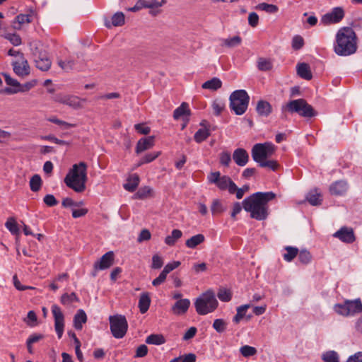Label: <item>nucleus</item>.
Returning <instances> with one entry per match:
<instances>
[{
  "mask_svg": "<svg viewBox=\"0 0 362 362\" xmlns=\"http://www.w3.org/2000/svg\"><path fill=\"white\" fill-rule=\"evenodd\" d=\"M347 183L343 180H338L332 183L329 187V192L332 195H343L347 190Z\"/></svg>",
  "mask_w": 362,
  "mask_h": 362,
  "instance_id": "6ab92c4d",
  "label": "nucleus"
},
{
  "mask_svg": "<svg viewBox=\"0 0 362 362\" xmlns=\"http://www.w3.org/2000/svg\"><path fill=\"white\" fill-rule=\"evenodd\" d=\"M218 303L214 293L208 291L199 296L194 302L196 312L200 315H205L214 312Z\"/></svg>",
  "mask_w": 362,
  "mask_h": 362,
  "instance_id": "20e7f679",
  "label": "nucleus"
},
{
  "mask_svg": "<svg viewBox=\"0 0 362 362\" xmlns=\"http://www.w3.org/2000/svg\"><path fill=\"white\" fill-rule=\"evenodd\" d=\"M256 8L266 11L269 13H275L279 11L277 6L267 3H260L256 6Z\"/></svg>",
  "mask_w": 362,
  "mask_h": 362,
  "instance_id": "79ce46f5",
  "label": "nucleus"
},
{
  "mask_svg": "<svg viewBox=\"0 0 362 362\" xmlns=\"http://www.w3.org/2000/svg\"><path fill=\"white\" fill-rule=\"evenodd\" d=\"M110 328L112 336L116 339L123 338L128 329L126 317L122 315H114L109 317Z\"/></svg>",
  "mask_w": 362,
  "mask_h": 362,
  "instance_id": "6e6552de",
  "label": "nucleus"
},
{
  "mask_svg": "<svg viewBox=\"0 0 362 362\" xmlns=\"http://www.w3.org/2000/svg\"><path fill=\"white\" fill-rule=\"evenodd\" d=\"M182 235V232L179 229H173L170 235L165 238V243L168 246H173Z\"/></svg>",
  "mask_w": 362,
  "mask_h": 362,
  "instance_id": "c85d7f7f",
  "label": "nucleus"
},
{
  "mask_svg": "<svg viewBox=\"0 0 362 362\" xmlns=\"http://www.w3.org/2000/svg\"><path fill=\"white\" fill-rule=\"evenodd\" d=\"M276 197L273 192H255L243 199L244 210L249 212L252 218L264 221L269 216L268 202Z\"/></svg>",
  "mask_w": 362,
  "mask_h": 362,
  "instance_id": "f257e3e1",
  "label": "nucleus"
},
{
  "mask_svg": "<svg viewBox=\"0 0 362 362\" xmlns=\"http://www.w3.org/2000/svg\"><path fill=\"white\" fill-rule=\"evenodd\" d=\"M190 305V300L187 298L180 299L172 306V312L177 315L185 314Z\"/></svg>",
  "mask_w": 362,
  "mask_h": 362,
  "instance_id": "f3484780",
  "label": "nucleus"
},
{
  "mask_svg": "<svg viewBox=\"0 0 362 362\" xmlns=\"http://www.w3.org/2000/svg\"><path fill=\"white\" fill-rule=\"evenodd\" d=\"M145 341L148 344L161 345L165 343V339L163 334H152L146 337Z\"/></svg>",
  "mask_w": 362,
  "mask_h": 362,
  "instance_id": "72a5a7b5",
  "label": "nucleus"
},
{
  "mask_svg": "<svg viewBox=\"0 0 362 362\" xmlns=\"http://www.w3.org/2000/svg\"><path fill=\"white\" fill-rule=\"evenodd\" d=\"M259 165L262 168H268L271 169L272 171H276L278 170L279 165L277 161L274 160H265L261 162Z\"/></svg>",
  "mask_w": 362,
  "mask_h": 362,
  "instance_id": "6e6d98bb",
  "label": "nucleus"
},
{
  "mask_svg": "<svg viewBox=\"0 0 362 362\" xmlns=\"http://www.w3.org/2000/svg\"><path fill=\"white\" fill-rule=\"evenodd\" d=\"M207 180L209 183L215 184L221 190L228 189L231 194H233V192L236 189V185L231 178L227 175L221 176L219 171L211 173Z\"/></svg>",
  "mask_w": 362,
  "mask_h": 362,
  "instance_id": "1a4fd4ad",
  "label": "nucleus"
},
{
  "mask_svg": "<svg viewBox=\"0 0 362 362\" xmlns=\"http://www.w3.org/2000/svg\"><path fill=\"white\" fill-rule=\"evenodd\" d=\"M151 298L148 293H142L139 300V308L141 314L146 313L151 305Z\"/></svg>",
  "mask_w": 362,
  "mask_h": 362,
  "instance_id": "5701e85b",
  "label": "nucleus"
},
{
  "mask_svg": "<svg viewBox=\"0 0 362 362\" xmlns=\"http://www.w3.org/2000/svg\"><path fill=\"white\" fill-rule=\"evenodd\" d=\"M242 39L240 36L236 35L231 38L225 39L223 45L228 47H234L240 45Z\"/></svg>",
  "mask_w": 362,
  "mask_h": 362,
  "instance_id": "09e8293b",
  "label": "nucleus"
},
{
  "mask_svg": "<svg viewBox=\"0 0 362 362\" xmlns=\"http://www.w3.org/2000/svg\"><path fill=\"white\" fill-rule=\"evenodd\" d=\"M148 347L145 344L140 345L136 350L135 358H142L147 355Z\"/></svg>",
  "mask_w": 362,
  "mask_h": 362,
  "instance_id": "774afa93",
  "label": "nucleus"
},
{
  "mask_svg": "<svg viewBox=\"0 0 362 362\" xmlns=\"http://www.w3.org/2000/svg\"><path fill=\"white\" fill-rule=\"evenodd\" d=\"M211 210L212 214H220L223 211V205L219 200H214L212 203Z\"/></svg>",
  "mask_w": 362,
  "mask_h": 362,
  "instance_id": "338daca9",
  "label": "nucleus"
},
{
  "mask_svg": "<svg viewBox=\"0 0 362 362\" xmlns=\"http://www.w3.org/2000/svg\"><path fill=\"white\" fill-rule=\"evenodd\" d=\"M229 100L231 110L237 115H242L247 109L250 96L245 90H236L230 94Z\"/></svg>",
  "mask_w": 362,
  "mask_h": 362,
  "instance_id": "423d86ee",
  "label": "nucleus"
},
{
  "mask_svg": "<svg viewBox=\"0 0 362 362\" xmlns=\"http://www.w3.org/2000/svg\"><path fill=\"white\" fill-rule=\"evenodd\" d=\"M87 321V315L85 311L79 309L74 317V327L77 330H81L83 327V324Z\"/></svg>",
  "mask_w": 362,
  "mask_h": 362,
  "instance_id": "393cba45",
  "label": "nucleus"
},
{
  "mask_svg": "<svg viewBox=\"0 0 362 362\" xmlns=\"http://www.w3.org/2000/svg\"><path fill=\"white\" fill-rule=\"evenodd\" d=\"M4 37L8 40L13 46H18L22 43L21 37L16 33H6L4 35Z\"/></svg>",
  "mask_w": 362,
  "mask_h": 362,
  "instance_id": "de8ad7c7",
  "label": "nucleus"
},
{
  "mask_svg": "<svg viewBox=\"0 0 362 362\" xmlns=\"http://www.w3.org/2000/svg\"><path fill=\"white\" fill-rule=\"evenodd\" d=\"M61 303L64 305H69L74 302H79V298L76 294V293L72 292L71 293H64L61 296L60 299Z\"/></svg>",
  "mask_w": 362,
  "mask_h": 362,
  "instance_id": "4c0bfd02",
  "label": "nucleus"
},
{
  "mask_svg": "<svg viewBox=\"0 0 362 362\" xmlns=\"http://www.w3.org/2000/svg\"><path fill=\"white\" fill-rule=\"evenodd\" d=\"M151 192V189L148 187L145 186L144 187L140 188L136 193L135 194L136 198L143 199L146 197H147Z\"/></svg>",
  "mask_w": 362,
  "mask_h": 362,
  "instance_id": "680f3d73",
  "label": "nucleus"
},
{
  "mask_svg": "<svg viewBox=\"0 0 362 362\" xmlns=\"http://www.w3.org/2000/svg\"><path fill=\"white\" fill-rule=\"evenodd\" d=\"M35 85V81L27 82L24 84L20 83V87H18V88H13V89L4 88L2 90V93H6L8 95H13V94H16V93H18L20 92H25V91H28L29 90H30Z\"/></svg>",
  "mask_w": 362,
  "mask_h": 362,
  "instance_id": "b1692460",
  "label": "nucleus"
},
{
  "mask_svg": "<svg viewBox=\"0 0 362 362\" xmlns=\"http://www.w3.org/2000/svg\"><path fill=\"white\" fill-rule=\"evenodd\" d=\"M146 8H156L165 4V0H144Z\"/></svg>",
  "mask_w": 362,
  "mask_h": 362,
  "instance_id": "052dcab7",
  "label": "nucleus"
},
{
  "mask_svg": "<svg viewBox=\"0 0 362 362\" xmlns=\"http://www.w3.org/2000/svg\"><path fill=\"white\" fill-rule=\"evenodd\" d=\"M139 184V177L136 174L133 175L127 180V182L124 185V188L130 192L136 190Z\"/></svg>",
  "mask_w": 362,
  "mask_h": 362,
  "instance_id": "2f4dec72",
  "label": "nucleus"
},
{
  "mask_svg": "<svg viewBox=\"0 0 362 362\" xmlns=\"http://www.w3.org/2000/svg\"><path fill=\"white\" fill-rule=\"evenodd\" d=\"M275 151L276 146L271 142L258 143L252 146L251 154L254 161L259 164L271 157Z\"/></svg>",
  "mask_w": 362,
  "mask_h": 362,
  "instance_id": "0eeeda50",
  "label": "nucleus"
},
{
  "mask_svg": "<svg viewBox=\"0 0 362 362\" xmlns=\"http://www.w3.org/2000/svg\"><path fill=\"white\" fill-rule=\"evenodd\" d=\"M282 112L288 111L291 113H298L303 117H313L317 115L313 107L307 103L305 99H296L289 101L286 105L282 106Z\"/></svg>",
  "mask_w": 362,
  "mask_h": 362,
  "instance_id": "39448f33",
  "label": "nucleus"
},
{
  "mask_svg": "<svg viewBox=\"0 0 362 362\" xmlns=\"http://www.w3.org/2000/svg\"><path fill=\"white\" fill-rule=\"evenodd\" d=\"M3 76L4 77L6 83L8 86H11V87H6V88L13 89V88H18V87H20V83L17 80L11 78L9 74L4 73V74H3Z\"/></svg>",
  "mask_w": 362,
  "mask_h": 362,
  "instance_id": "5fc2aeb1",
  "label": "nucleus"
},
{
  "mask_svg": "<svg viewBox=\"0 0 362 362\" xmlns=\"http://www.w3.org/2000/svg\"><path fill=\"white\" fill-rule=\"evenodd\" d=\"M154 146V136H150L140 139L136 146V153L137 154L150 149Z\"/></svg>",
  "mask_w": 362,
  "mask_h": 362,
  "instance_id": "a211bd4d",
  "label": "nucleus"
},
{
  "mask_svg": "<svg viewBox=\"0 0 362 362\" xmlns=\"http://www.w3.org/2000/svg\"><path fill=\"white\" fill-rule=\"evenodd\" d=\"M112 24L114 26H121L124 24V15L122 12H117L112 17Z\"/></svg>",
  "mask_w": 362,
  "mask_h": 362,
  "instance_id": "8fccbe9b",
  "label": "nucleus"
},
{
  "mask_svg": "<svg viewBox=\"0 0 362 362\" xmlns=\"http://www.w3.org/2000/svg\"><path fill=\"white\" fill-rule=\"evenodd\" d=\"M297 256L299 262L303 264H308L312 260V255L305 249H303L301 250H298V254Z\"/></svg>",
  "mask_w": 362,
  "mask_h": 362,
  "instance_id": "58836bf2",
  "label": "nucleus"
},
{
  "mask_svg": "<svg viewBox=\"0 0 362 362\" xmlns=\"http://www.w3.org/2000/svg\"><path fill=\"white\" fill-rule=\"evenodd\" d=\"M307 201L313 206H318L322 204L321 194L316 190L311 191L306 196Z\"/></svg>",
  "mask_w": 362,
  "mask_h": 362,
  "instance_id": "f704fd0d",
  "label": "nucleus"
},
{
  "mask_svg": "<svg viewBox=\"0 0 362 362\" xmlns=\"http://www.w3.org/2000/svg\"><path fill=\"white\" fill-rule=\"evenodd\" d=\"M221 86H222L221 81L217 77H214L211 80H209V81H206V82H204L202 84V87L204 89H209L211 90H216L218 88H220L221 87Z\"/></svg>",
  "mask_w": 362,
  "mask_h": 362,
  "instance_id": "cd10ccee",
  "label": "nucleus"
},
{
  "mask_svg": "<svg viewBox=\"0 0 362 362\" xmlns=\"http://www.w3.org/2000/svg\"><path fill=\"white\" fill-rule=\"evenodd\" d=\"M333 236L347 244L353 243L356 240L354 229L347 226L341 227L333 234Z\"/></svg>",
  "mask_w": 362,
  "mask_h": 362,
  "instance_id": "f8f14e48",
  "label": "nucleus"
},
{
  "mask_svg": "<svg viewBox=\"0 0 362 362\" xmlns=\"http://www.w3.org/2000/svg\"><path fill=\"white\" fill-rule=\"evenodd\" d=\"M190 110L189 109V105L187 103L183 102L180 106L176 108L173 112V117L175 119H178L181 117L185 115H189Z\"/></svg>",
  "mask_w": 362,
  "mask_h": 362,
  "instance_id": "c756f323",
  "label": "nucleus"
},
{
  "mask_svg": "<svg viewBox=\"0 0 362 362\" xmlns=\"http://www.w3.org/2000/svg\"><path fill=\"white\" fill-rule=\"evenodd\" d=\"M42 185V179L37 174L34 175L30 180V187L33 192H37L40 190Z\"/></svg>",
  "mask_w": 362,
  "mask_h": 362,
  "instance_id": "a19ab883",
  "label": "nucleus"
},
{
  "mask_svg": "<svg viewBox=\"0 0 362 362\" xmlns=\"http://www.w3.org/2000/svg\"><path fill=\"white\" fill-rule=\"evenodd\" d=\"M296 70L298 75L303 79L310 80L313 78L310 66L306 63L298 64Z\"/></svg>",
  "mask_w": 362,
  "mask_h": 362,
  "instance_id": "412c9836",
  "label": "nucleus"
},
{
  "mask_svg": "<svg viewBox=\"0 0 362 362\" xmlns=\"http://www.w3.org/2000/svg\"><path fill=\"white\" fill-rule=\"evenodd\" d=\"M228 323L221 318L216 319L212 325L213 328L218 332V333H223L225 332L227 329Z\"/></svg>",
  "mask_w": 362,
  "mask_h": 362,
  "instance_id": "37998d69",
  "label": "nucleus"
},
{
  "mask_svg": "<svg viewBox=\"0 0 362 362\" xmlns=\"http://www.w3.org/2000/svg\"><path fill=\"white\" fill-rule=\"evenodd\" d=\"M5 226L12 235H18L20 233L18 225L13 217H9L7 219Z\"/></svg>",
  "mask_w": 362,
  "mask_h": 362,
  "instance_id": "c9c22d12",
  "label": "nucleus"
},
{
  "mask_svg": "<svg viewBox=\"0 0 362 362\" xmlns=\"http://www.w3.org/2000/svg\"><path fill=\"white\" fill-rule=\"evenodd\" d=\"M160 151L152 152L146 154L141 158L138 165H141L153 161L160 156Z\"/></svg>",
  "mask_w": 362,
  "mask_h": 362,
  "instance_id": "c03bdc74",
  "label": "nucleus"
},
{
  "mask_svg": "<svg viewBox=\"0 0 362 362\" xmlns=\"http://www.w3.org/2000/svg\"><path fill=\"white\" fill-rule=\"evenodd\" d=\"M233 159L238 165L245 166L249 160V155L245 149L238 148L233 151Z\"/></svg>",
  "mask_w": 362,
  "mask_h": 362,
  "instance_id": "dca6fc26",
  "label": "nucleus"
},
{
  "mask_svg": "<svg viewBox=\"0 0 362 362\" xmlns=\"http://www.w3.org/2000/svg\"><path fill=\"white\" fill-rule=\"evenodd\" d=\"M55 101L69 105L73 108H78L81 107L80 99L75 95L58 94L54 98Z\"/></svg>",
  "mask_w": 362,
  "mask_h": 362,
  "instance_id": "2eb2a0df",
  "label": "nucleus"
},
{
  "mask_svg": "<svg viewBox=\"0 0 362 362\" xmlns=\"http://www.w3.org/2000/svg\"><path fill=\"white\" fill-rule=\"evenodd\" d=\"M251 307L250 304H245L242 305L237 308V313L233 318V322L235 324H238L240 320L246 317L247 320H250L252 317V315L246 316V312L248 308Z\"/></svg>",
  "mask_w": 362,
  "mask_h": 362,
  "instance_id": "4be33fe9",
  "label": "nucleus"
},
{
  "mask_svg": "<svg viewBox=\"0 0 362 362\" xmlns=\"http://www.w3.org/2000/svg\"><path fill=\"white\" fill-rule=\"evenodd\" d=\"M358 48L357 36L350 27L341 28L336 34L334 51L339 55L346 57L354 54Z\"/></svg>",
  "mask_w": 362,
  "mask_h": 362,
  "instance_id": "f03ea898",
  "label": "nucleus"
},
{
  "mask_svg": "<svg viewBox=\"0 0 362 362\" xmlns=\"http://www.w3.org/2000/svg\"><path fill=\"white\" fill-rule=\"evenodd\" d=\"M210 136V132L208 129H199L194 134V139L197 143H202Z\"/></svg>",
  "mask_w": 362,
  "mask_h": 362,
  "instance_id": "e433bc0d",
  "label": "nucleus"
},
{
  "mask_svg": "<svg viewBox=\"0 0 362 362\" xmlns=\"http://www.w3.org/2000/svg\"><path fill=\"white\" fill-rule=\"evenodd\" d=\"M345 15L342 7H334L332 11L323 15L321 18V23L325 25L336 24L341 21Z\"/></svg>",
  "mask_w": 362,
  "mask_h": 362,
  "instance_id": "9d476101",
  "label": "nucleus"
},
{
  "mask_svg": "<svg viewBox=\"0 0 362 362\" xmlns=\"http://www.w3.org/2000/svg\"><path fill=\"white\" fill-rule=\"evenodd\" d=\"M48 121L61 126L64 129H68L71 127H75L74 124L68 123L54 117L48 118Z\"/></svg>",
  "mask_w": 362,
  "mask_h": 362,
  "instance_id": "13d9d810",
  "label": "nucleus"
},
{
  "mask_svg": "<svg viewBox=\"0 0 362 362\" xmlns=\"http://www.w3.org/2000/svg\"><path fill=\"white\" fill-rule=\"evenodd\" d=\"M52 313L54 320V329L59 339L62 338L64 329V316L61 308L56 304L52 305Z\"/></svg>",
  "mask_w": 362,
  "mask_h": 362,
  "instance_id": "9b49d317",
  "label": "nucleus"
},
{
  "mask_svg": "<svg viewBox=\"0 0 362 362\" xmlns=\"http://www.w3.org/2000/svg\"><path fill=\"white\" fill-rule=\"evenodd\" d=\"M257 68L262 71H270L273 68L272 62L265 58H259L257 61Z\"/></svg>",
  "mask_w": 362,
  "mask_h": 362,
  "instance_id": "ea45409f",
  "label": "nucleus"
},
{
  "mask_svg": "<svg viewBox=\"0 0 362 362\" xmlns=\"http://www.w3.org/2000/svg\"><path fill=\"white\" fill-rule=\"evenodd\" d=\"M163 265V261L158 255H154L152 257L151 267L155 269H160Z\"/></svg>",
  "mask_w": 362,
  "mask_h": 362,
  "instance_id": "0e129e2a",
  "label": "nucleus"
},
{
  "mask_svg": "<svg viewBox=\"0 0 362 362\" xmlns=\"http://www.w3.org/2000/svg\"><path fill=\"white\" fill-rule=\"evenodd\" d=\"M86 181L87 165L84 162L74 164L64 180L66 185L77 193L85 191Z\"/></svg>",
  "mask_w": 362,
  "mask_h": 362,
  "instance_id": "7ed1b4c3",
  "label": "nucleus"
},
{
  "mask_svg": "<svg viewBox=\"0 0 362 362\" xmlns=\"http://www.w3.org/2000/svg\"><path fill=\"white\" fill-rule=\"evenodd\" d=\"M334 310L339 315L343 316H348L349 310H348V304L347 300H346L343 303H337L334 306Z\"/></svg>",
  "mask_w": 362,
  "mask_h": 362,
  "instance_id": "a18cd8bd",
  "label": "nucleus"
},
{
  "mask_svg": "<svg viewBox=\"0 0 362 362\" xmlns=\"http://www.w3.org/2000/svg\"><path fill=\"white\" fill-rule=\"evenodd\" d=\"M212 107L214 110V113L215 115L218 116L221 115L222 111L225 108L224 103L220 102V101H214L212 104Z\"/></svg>",
  "mask_w": 362,
  "mask_h": 362,
  "instance_id": "e2e57ef3",
  "label": "nucleus"
},
{
  "mask_svg": "<svg viewBox=\"0 0 362 362\" xmlns=\"http://www.w3.org/2000/svg\"><path fill=\"white\" fill-rule=\"evenodd\" d=\"M57 64L59 66L61 67L65 71H69L74 68L75 65V62L73 59H69L66 61L59 59L58 60Z\"/></svg>",
  "mask_w": 362,
  "mask_h": 362,
  "instance_id": "864d4df0",
  "label": "nucleus"
},
{
  "mask_svg": "<svg viewBox=\"0 0 362 362\" xmlns=\"http://www.w3.org/2000/svg\"><path fill=\"white\" fill-rule=\"evenodd\" d=\"M240 352L244 357H250L257 354V349L253 346L245 345L240 349Z\"/></svg>",
  "mask_w": 362,
  "mask_h": 362,
  "instance_id": "3c124183",
  "label": "nucleus"
},
{
  "mask_svg": "<svg viewBox=\"0 0 362 362\" xmlns=\"http://www.w3.org/2000/svg\"><path fill=\"white\" fill-rule=\"evenodd\" d=\"M217 297L223 302H228L231 300L232 293L229 290L223 288L218 291Z\"/></svg>",
  "mask_w": 362,
  "mask_h": 362,
  "instance_id": "4d7b16f0",
  "label": "nucleus"
},
{
  "mask_svg": "<svg viewBox=\"0 0 362 362\" xmlns=\"http://www.w3.org/2000/svg\"><path fill=\"white\" fill-rule=\"evenodd\" d=\"M347 304L349 315L362 313V303L359 298L354 300H347Z\"/></svg>",
  "mask_w": 362,
  "mask_h": 362,
  "instance_id": "a878e982",
  "label": "nucleus"
},
{
  "mask_svg": "<svg viewBox=\"0 0 362 362\" xmlns=\"http://www.w3.org/2000/svg\"><path fill=\"white\" fill-rule=\"evenodd\" d=\"M83 204V202H76L71 198L66 197L62 200V205L64 208L71 206H79Z\"/></svg>",
  "mask_w": 362,
  "mask_h": 362,
  "instance_id": "69168bd1",
  "label": "nucleus"
},
{
  "mask_svg": "<svg viewBox=\"0 0 362 362\" xmlns=\"http://www.w3.org/2000/svg\"><path fill=\"white\" fill-rule=\"evenodd\" d=\"M284 250L286 252L283 255V257L288 262H292L298 254V249L296 247L286 246Z\"/></svg>",
  "mask_w": 362,
  "mask_h": 362,
  "instance_id": "473e14b6",
  "label": "nucleus"
},
{
  "mask_svg": "<svg viewBox=\"0 0 362 362\" xmlns=\"http://www.w3.org/2000/svg\"><path fill=\"white\" fill-rule=\"evenodd\" d=\"M322 360L324 362H339V355L334 351H328L323 354Z\"/></svg>",
  "mask_w": 362,
  "mask_h": 362,
  "instance_id": "49530a36",
  "label": "nucleus"
},
{
  "mask_svg": "<svg viewBox=\"0 0 362 362\" xmlns=\"http://www.w3.org/2000/svg\"><path fill=\"white\" fill-rule=\"evenodd\" d=\"M12 66L14 73L20 77L23 78L30 74V66L23 54H21V60L13 62Z\"/></svg>",
  "mask_w": 362,
  "mask_h": 362,
  "instance_id": "4468645a",
  "label": "nucleus"
},
{
  "mask_svg": "<svg viewBox=\"0 0 362 362\" xmlns=\"http://www.w3.org/2000/svg\"><path fill=\"white\" fill-rule=\"evenodd\" d=\"M205 240V237L202 234L195 235L190 238L187 239L185 242V245L188 248L194 249L197 245L202 244Z\"/></svg>",
  "mask_w": 362,
  "mask_h": 362,
  "instance_id": "bb28decb",
  "label": "nucleus"
},
{
  "mask_svg": "<svg viewBox=\"0 0 362 362\" xmlns=\"http://www.w3.org/2000/svg\"><path fill=\"white\" fill-rule=\"evenodd\" d=\"M231 162V155L228 151H223L219 154V163L221 165L228 167Z\"/></svg>",
  "mask_w": 362,
  "mask_h": 362,
  "instance_id": "603ef678",
  "label": "nucleus"
},
{
  "mask_svg": "<svg viewBox=\"0 0 362 362\" xmlns=\"http://www.w3.org/2000/svg\"><path fill=\"white\" fill-rule=\"evenodd\" d=\"M304 45V40L300 35H295L292 39V48L294 50L300 49Z\"/></svg>",
  "mask_w": 362,
  "mask_h": 362,
  "instance_id": "bf43d9fd",
  "label": "nucleus"
},
{
  "mask_svg": "<svg viewBox=\"0 0 362 362\" xmlns=\"http://www.w3.org/2000/svg\"><path fill=\"white\" fill-rule=\"evenodd\" d=\"M256 111L259 116L268 117L272 112V107L269 102L260 100L257 103Z\"/></svg>",
  "mask_w": 362,
  "mask_h": 362,
  "instance_id": "aec40b11",
  "label": "nucleus"
},
{
  "mask_svg": "<svg viewBox=\"0 0 362 362\" xmlns=\"http://www.w3.org/2000/svg\"><path fill=\"white\" fill-rule=\"evenodd\" d=\"M114 252L112 251L106 252L99 260L94 263L93 269L98 271L110 268L114 263Z\"/></svg>",
  "mask_w": 362,
  "mask_h": 362,
  "instance_id": "ddd939ff",
  "label": "nucleus"
},
{
  "mask_svg": "<svg viewBox=\"0 0 362 362\" xmlns=\"http://www.w3.org/2000/svg\"><path fill=\"white\" fill-rule=\"evenodd\" d=\"M52 62L47 57H40L35 59V66L42 71H48L51 67Z\"/></svg>",
  "mask_w": 362,
  "mask_h": 362,
  "instance_id": "7c9ffc66",
  "label": "nucleus"
}]
</instances>
